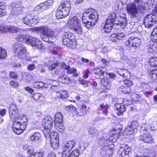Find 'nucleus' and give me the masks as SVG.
I'll return each mask as SVG.
<instances>
[{"label":"nucleus","mask_w":157,"mask_h":157,"mask_svg":"<svg viewBox=\"0 0 157 157\" xmlns=\"http://www.w3.org/2000/svg\"><path fill=\"white\" fill-rule=\"evenodd\" d=\"M71 0H62L56 11L55 15L58 19L66 17L70 12L71 8Z\"/></svg>","instance_id":"nucleus-1"},{"label":"nucleus","mask_w":157,"mask_h":157,"mask_svg":"<svg viewBox=\"0 0 157 157\" xmlns=\"http://www.w3.org/2000/svg\"><path fill=\"white\" fill-rule=\"evenodd\" d=\"M125 17L120 15L117 18V21L116 23H110L109 21L106 20L104 26V28L106 29H112L113 27L114 29H119L120 28L123 29L127 24V19Z\"/></svg>","instance_id":"nucleus-2"},{"label":"nucleus","mask_w":157,"mask_h":157,"mask_svg":"<svg viewBox=\"0 0 157 157\" xmlns=\"http://www.w3.org/2000/svg\"><path fill=\"white\" fill-rule=\"evenodd\" d=\"M19 40L29 44L32 46H34L39 49H43L41 42L35 37H33L28 35H20L18 37Z\"/></svg>","instance_id":"nucleus-3"},{"label":"nucleus","mask_w":157,"mask_h":157,"mask_svg":"<svg viewBox=\"0 0 157 157\" xmlns=\"http://www.w3.org/2000/svg\"><path fill=\"white\" fill-rule=\"evenodd\" d=\"M19 121L14 122L12 128L13 131L17 134L21 133L25 129L27 124V120L25 117L23 118L19 117Z\"/></svg>","instance_id":"nucleus-4"},{"label":"nucleus","mask_w":157,"mask_h":157,"mask_svg":"<svg viewBox=\"0 0 157 157\" xmlns=\"http://www.w3.org/2000/svg\"><path fill=\"white\" fill-rule=\"evenodd\" d=\"M22 19V21L29 26H33L38 23L40 18L35 11L31 12Z\"/></svg>","instance_id":"nucleus-5"},{"label":"nucleus","mask_w":157,"mask_h":157,"mask_svg":"<svg viewBox=\"0 0 157 157\" xmlns=\"http://www.w3.org/2000/svg\"><path fill=\"white\" fill-rule=\"evenodd\" d=\"M63 35L62 41L64 45L73 48L75 47L77 43L73 34L66 32L63 33Z\"/></svg>","instance_id":"nucleus-6"},{"label":"nucleus","mask_w":157,"mask_h":157,"mask_svg":"<svg viewBox=\"0 0 157 157\" xmlns=\"http://www.w3.org/2000/svg\"><path fill=\"white\" fill-rule=\"evenodd\" d=\"M11 14L13 16H17L22 13L24 11V7L21 2L12 3L10 6Z\"/></svg>","instance_id":"nucleus-7"},{"label":"nucleus","mask_w":157,"mask_h":157,"mask_svg":"<svg viewBox=\"0 0 157 157\" xmlns=\"http://www.w3.org/2000/svg\"><path fill=\"white\" fill-rule=\"evenodd\" d=\"M67 24L69 28L71 29H81L82 28L80 19L75 16L69 19Z\"/></svg>","instance_id":"nucleus-8"},{"label":"nucleus","mask_w":157,"mask_h":157,"mask_svg":"<svg viewBox=\"0 0 157 157\" xmlns=\"http://www.w3.org/2000/svg\"><path fill=\"white\" fill-rule=\"evenodd\" d=\"M99 15L97 11L92 8H90L86 9L83 13L82 17H87L94 23L98 22Z\"/></svg>","instance_id":"nucleus-9"},{"label":"nucleus","mask_w":157,"mask_h":157,"mask_svg":"<svg viewBox=\"0 0 157 157\" xmlns=\"http://www.w3.org/2000/svg\"><path fill=\"white\" fill-rule=\"evenodd\" d=\"M53 122V118L49 116H47L43 119L42 124L44 127L43 132L44 136H47L48 133L50 132Z\"/></svg>","instance_id":"nucleus-10"},{"label":"nucleus","mask_w":157,"mask_h":157,"mask_svg":"<svg viewBox=\"0 0 157 157\" xmlns=\"http://www.w3.org/2000/svg\"><path fill=\"white\" fill-rule=\"evenodd\" d=\"M157 21L156 16L152 13L147 15L144 19V24L147 28H150L152 25V23Z\"/></svg>","instance_id":"nucleus-11"},{"label":"nucleus","mask_w":157,"mask_h":157,"mask_svg":"<svg viewBox=\"0 0 157 157\" xmlns=\"http://www.w3.org/2000/svg\"><path fill=\"white\" fill-rule=\"evenodd\" d=\"M42 34L41 35V37L42 40L46 42H48L45 37L50 36H56L58 35L60 33L57 30H43Z\"/></svg>","instance_id":"nucleus-12"},{"label":"nucleus","mask_w":157,"mask_h":157,"mask_svg":"<svg viewBox=\"0 0 157 157\" xmlns=\"http://www.w3.org/2000/svg\"><path fill=\"white\" fill-rule=\"evenodd\" d=\"M128 12L133 17H136L139 16L137 6L135 2H132L128 4L126 7Z\"/></svg>","instance_id":"nucleus-13"},{"label":"nucleus","mask_w":157,"mask_h":157,"mask_svg":"<svg viewBox=\"0 0 157 157\" xmlns=\"http://www.w3.org/2000/svg\"><path fill=\"white\" fill-rule=\"evenodd\" d=\"M13 49L15 56L20 57L26 52V49L24 46L21 44H15L13 45Z\"/></svg>","instance_id":"nucleus-14"},{"label":"nucleus","mask_w":157,"mask_h":157,"mask_svg":"<svg viewBox=\"0 0 157 157\" xmlns=\"http://www.w3.org/2000/svg\"><path fill=\"white\" fill-rule=\"evenodd\" d=\"M17 112L16 105L14 104H11L9 109V116L11 120H13L17 117Z\"/></svg>","instance_id":"nucleus-15"},{"label":"nucleus","mask_w":157,"mask_h":157,"mask_svg":"<svg viewBox=\"0 0 157 157\" xmlns=\"http://www.w3.org/2000/svg\"><path fill=\"white\" fill-rule=\"evenodd\" d=\"M128 105V104H122L115 103L114 104L115 109L118 111L117 115L119 116L122 115L123 112L125 111V105Z\"/></svg>","instance_id":"nucleus-16"},{"label":"nucleus","mask_w":157,"mask_h":157,"mask_svg":"<svg viewBox=\"0 0 157 157\" xmlns=\"http://www.w3.org/2000/svg\"><path fill=\"white\" fill-rule=\"evenodd\" d=\"M140 139L146 143L151 144L154 141L152 136L150 134H145L140 136Z\"/></svg>","instance_id":"nucleus-17"},{"label":"nucleus","mask_w":157,"mask_h":157,"mask_svg":"<svg viewBox=\"0 0 157 157\" xmlns=\"http://www.w3.org/2000/svg\"><path fill=\"white\" fill-rule=\"evenodd\" d=\"M141 39L137 37L134 38L132 37L130 39H129L127 42L131 46L134 47H138L140 46L141 42Z\"/></svg>","instance_id":"nucleus-18"},{"label":"nucleus","mask_w":157,"mask_h":157,"mask_svg":"<svg viewBox=\"0 0 157 157\" xmlns=\"http://www.w3.org/2000/svg\"><path fill=\"white\" fill-rule=\"evenodd\" d=\"M117 73L121 76L124 77V78H127L129 77H130L129 72L125 69H121L118 68L117 70Z\"/></svg>","instance_id":"nucleus-19"},{"label":"nucleus","mask_w":157,"mask_h":157,"mask_svg":"<svg viewBox=\"0 0 157 157\" xmlns=\"http://www.w3.org/2000/svg\"><path fill=\"white\" fill-rule=\"evenodd\" d=\"M82 23L85 24V26L87 29H89L93 26L96 23H94L92 21L90 22L87 21L86 18L84 17H82Z\"/></svg>","instance_id":"nucleus-20"},{"label":"nucleus","mask_w":157,"mask_h":157,"mask_svg":"<svg viewBox=\"0 0 157 157\" xmlns=\"http://www.w3.org/2000/svg\"><path fill=\"white\" fill-rule=\"evenodd\" d=\"M120 151H121L120 154L121 156L122 157H124L125 156L128 155L129 153L131 152V148L128 146L126 145L125 146L124 149L122 150L121 149Z\"/></svg>","instance_id":"nucleus-21"},{"label":"nucleus","mask_w":157,"mask_h":157,"mask_svg":"<svg viewBox=\"0 0 157 157\" xmlns=\"http://www.w3.org/2000/svg\"><path fill=\"white\" fill-rule=\"evenodd\" d=\"M56 96L63 99L66 98L68 96L67 92L65 90H62L56 92Z\"/></svg>","instance_id":"nucleus-22"},{"label":"nucleus","mask_w":157,"mask_h":157,"mask_svg":"<svg viewBox=\"0 0 157 157\" xmlns=\"http://www.w3.org/2000/svg\"><path fill=\"white\" fill-rule=\"evenodd\" d=\"M138 125V124L137 121H134L132 122L131 124L128 125L127 128V129L125 130V132L128 131V134L129 132H131L132 130L133 129H135L136 127Z\"/></svg>","instance_id":"nucleus-23"},{"label":"nucleus","mask_w":157,"mask_h":157,"mask_svg":"<svg viewBox=\"0 0 157 157\" xmlns=\"http://www.w3.org/2000/svg\"><path fill=\"white\" fill-rule=\"evenodd\" d=\"M58 65L56 64V62L53 63L52 65L50 66L49 67V70L51 71V72L53 74H58L59 72V71L57 68L58 67Z\"/></svg>","instance_id":"nucleus-24"},{"label":"nucleus","mask_w":157,"mask_h":157,"mask_svg":"<svg viewBox=\"0 0 157 157\" xmlns=\"http://www.w3.org/2000/svg\"><path fill=\"white\" fill-rule=\"evenodd\" d=\"M45 136L47 137H49L50 138L51 140H59V136L57 132H52L49 134V133H48L47 135Z\"/></svg>","instance_id":"nucleus-25"},{"label":"nucleus","mask_w":157,"mask_h":157,"mask_svg":"<svg viewBox=\"0 0 157 157\" xmlns=\"http://www.w3.org/2000/svg\"><path fill=\"white\" fill-rule=\"evenodd\" d=\"M149 76L151 80L157 82V70H151L149 71Z\"/></svg>","instance_id":"nucleus-26"},{"label":"nucleus","mask_w":157,"mask_h":157,"mask_svg":"<svg viewBox=\"0 0 157 157\" xmlns=\"http://www.w3.org/2000/svg\"><path fill=\"white\" fill-rule=\"evenodd\" d=\"M119 89L121 91L125 94H129L132 91L131 87L124 85L120 86Z\"/></svg>","instance_id":"nucleus-27"},{"label":"nucleus","mask_w":157,"mask_h":157,"mask_svg":"<svg viewBox=\"0 0 157 157\" xmlns=\"http://www.w3.org/2000/svg\"><path fill=\"white\" fill-rule=\"evenodd\" d=\"M41 137V135L38 132H35L30 137V139L32 141L37 142Z\"/></svg>","instance_id":"nucleus-28"},{"label":"nucleus","mask_w":157,"mask_h":157,"mask_svg":"<svg viewBox=\"0 0 157 157\" xmlns=\"http://www.w3.org/2000/svg\"><path fill=\"white\" fill-rule=\"evenodd\" d=\"M7 12L2 1H0V17H2L7 15Z\"/></svg>","instance_id":"nucleus-29"},{"label":"nucleus","mask_w":157,"mask_h":157,"mask_svg":"<svg viewBox=\"0 0 157 157\" xmlns=\"http://www.w3.org/2000/svg\"><path fill=\"white\" fill-rule=\"evenodd\" d=\"M104 67H100L96 68L93 69V71L95 74L99 75H103L105 71L103 70Z\"/></svg>","instance_id":"nucleus-30"},{"label":"nucleus","mask_w":157,"mask_h":157,"mask_svg":"<svg viewBox=\"0 0 157 157\" xmlns=\"http://www.w3.org/2000/svg\"><path fill=\"white\" fill-rule=\"evenodd\" d=\"M149 63L150 66L157 68V57H151L149 59Z\"/></svg>","instance_id":"nucleus-31"},{"label":"nucleus","mask_w":157,"mask_h":157,"mask_svg":"<svg viewBox=\"0 0 157 157\" xmlns=\"http://www.w3.org/2000/svg\"><path fill=\"white\" fill-rule=\"evenodd\" d=\"M117 18L116 14L115 13H111L109 15L108 18L106 20L109 21L110 23H113L115 21Z\"/></svg>","instance_id":"nucleus-32"},{"label":"nucleus","mask_w":157,"mask_h":157,"mask_svg":"<svg viewBox=\"0 0 157 157\" xmlns=\"http://www.w3.org/2000/svg\"><path fill=\"white\" fill-rule=\"evenodd\" d=\"M72 149L66 144H64L62 148L63 155L65 154L66 155L67 154H68Z\"/></svg>","instance_id":"nucleus-33"},{"label":"nucleus","mask_w":157,"mask_h":157,"mask_svg":"<svg viewBox=\"0 0 157 157\" xmlns=\"http://www.w3.org/2000/svg\"><path fill=\"white\" fill-rule=\"evenodd\" d=\"M89 134L91 137H97L98 134V132L96 129L91 128L89 130Z\"/></svg>","instance_id":"nucleus-34"},{"label":"nucleus","mask_w":157,"mask_h":157,"mask_svg":"<svg viewBox=\"0 0 157 157\" xmlns=\"http://www.w3.org/2000/svg\"><path fill=\"white\" fill-rule=\"evenodd\" d=\"M104 149L105 150L106 157H109L111 156L113 153V149L108 146H105Z\"/></svg>","instance_id":"nucleus-35"},{"label":"nucleus","mask_w":157,"mask_h":157,"mask_svg":"<svg viewBox=\"0 0 157 157\" xmlns=\"http://www.w3.org/2000/svg\"><path fill=\"white\" fill-rule=\"evenodd\" d=\"M50 26L43 25L39 26L36 28H33L31 29H50V28L53 26L52 25H55L54 24H52L51 25L49 24Z\"/></svg>","instance_id":"nucleus-36"},{"label":"nucleus","mask_w":157,"mask_h":157,"mask_svg":"<svg viewBox=\"0 0 157 157\" xmlns=\"http://www.w3.org/2000/svg\"><path fill=\"white\" fill-rule=\"evenodd\" d=\"M7 55L6 50L2 47H0V59L6 58Z\"/></svg>","instance_id":"nucleus-37"},{"label":"nucleus","mask_w":157,"mask_h":157,"mask_svg":"<svg viewBox=\"0 0 157 157\" xmlns=\"http://www.w3.org/2000/svg\"><path fill=\"white\" fill-rule=\"evenodd\" d=\"M55 121H59L60 122H63V116L62 114L60 112L57 113L55 115Z\"/></svg>","instance_id":"nucleus-38"},{"label":"nucleus","mask_w":157,"mask_h":157,"mask_svg":"<svg viewBox=\"0 0 157 157\" xmlns=\"http://www.w3.org/2000/svg\"><path fill=\"white\" fill-rule=\"evenodd\" d=\"M56 64L58 65V67H60L61 68H63L66 70L70 69V67L69 66L66 65L64 63H59L58 61L56 62Z\"/></svg>","instance_id":"nucleus-39"},{"label":"nucleus","mask_w":157,"mask_h":157,"mask_svg":"<svg viewBox=\"0 0 157 157\" xmlns=\"http://www.w3.org/2000/svg\"><path fill=\"white\" fill-rule=\"evenodd\" d=\"M79 152L78 149L73 150L68 156V157H78Z\"/></svg>","instance_id":"nucleus-40"},{"label":"nucleus","mask_w":157,"mask_h":157,"mask_svg":"<svg viewBox=\"0 0 157 157\" xmlns=\"http://www.w3.org/2000/svg\"><path fill=\"white\" fill-rule=\"evenodd\" d=\"M138 13H143L145 10L146 7L144 5L139 4L137 6Z\"/></svg>","instance_id":"nucleus-41"},{"label":"nucleus","mask_w":157,"mask_h":157,"mask_svg":"<svg viewBox=\"0 0 157 157\" xmlns=\"http://www.w3.org/2000/svg\"><path fill=\"white\" fill-rule=\"evenodd\" d=\"M59 140L50 141L51 146L53 149H56L58 148L59 145Z\"/></svg>","instance_id":"nucleus-42"},{"label":"nucleus","mask_w":157,"mask_h":157,"mask_svg":"<svg viewBox=\"0 0 157 157\" xmlns=\"http://www.w3.org/2000/svg\"><path fill=\"white\" fill-rule=\"evenodd\" d=\"M44 86V83L41 82H35L33 84L34 87L37 89L42 88Z\"/></svg>","instance_id":"nucleus-43"},{"label":"nucleus","mask_w":157,"mask_h":157,"mask_svg":"<svg viewBox=\"0 0 157 157\" xmlns=\"http://www.w3.org/2000/svg\"><path fill=\"white\" fill-rule=\"evenodd\" d=\"M126 79L124 80L123 82L124 84L130 87L133 85V82L131 80H129L127 78Z\"/></svg>","instance_id":"nucleus-44"},{"label":"nucleus","mask_w":157,"mask_h":157,"mask_svg":"<svg viewBox=\"0 0 157 157\" xmlns=\"http://www.w3.org/2000/svg\"><path fill=\"white\" fill-rule=\"evenodd\" d=\"M44 153L41 152L34 153L29 157H43Z\"/></svg>","instance_id":"nucleus-45"},{"label":"nucleus","mask_w":157,"mask_h":157,"mask_svg":"<svg viewBox=\"0 0 157 157\" xmlns=\"http://www.w3.org/2000/svg\"><path fill=\"white\" fill-rule=\"evenodd\" d=\"M44 2L48 9L52 7L53 4V2L52 0H47Z\"/></svg>","instance_id":"nucleus-46"},{"label":"nucleus","mask_w":157,"mask_h":157,"mask_svg":"<svg viewBox=\"0 0 157 157\" xmlns=\"http://www.w3.org/2000/svg\"><path fill=\"white\" fill-rule=\"evenodd\" d=\"M65 144L72 148L74 147L75 144V143L74 140L68 141Z\"/></svg>","instance_id":"nucleus-47"},{"label":"nucleus","mask_w":157,"mask_h":157,"mask_svg":"<svg viewBox=\"0 0 157 157\" xmlns=\"http://www.w3.org/2000/svg\"><path fill=\"white\" fill-rule=\"evenodd\" d=\"M62 82L67 84L70 82V79L68 77L63 76L61 78Z\"/></svg>","instance_id":"nucleus-48"},{"label":"nucleus","mask_w":157,"mask_h":157,"mask_svg":"<svg viewBox=\"0 0 157 157\" xmlns=\"http://www.w3.org/2000/svg\"><path fill=\"white\" fill-rule=\"evenodd\" d=\"M45 4L44 2L41 3L39 4V6L41 10H44L48 9Z\"/></svg>","instance_id":"nucleus-49"},{"label":"nucleus","mask_w":157,"mask_h":157,"mask_svg":"<svg viewBox=\"0 0 157 157\" xmlns=\"http://www.w3.org/2000/svg\"><path fill=\"white\" fill-rule=\"evenodd\" d=\"M125 34L123 33L120 32L116 34V37L119 40L122 39V37H124Z\"/></svg>","instance_id":"nucleus-50"},{"label":"nucleus","mask_w":157,"mask_h":157,"mask_svg":"<svg viewBox=\"0 0 157 157\" xmlns=\"http://www.w3.org/2000/svg\"><path fill=\"white\" fill-rule=\"evenodd\" d=\"M101 154L103 157H106L107 156L106 150L104 149V146L101 149Z\"/></svg>","instance_id":"nucleus-51"},{"label":"nucleus","mask_w":157,"mask_h":157,"mask_svg":"<svg viewBox=\"0 0 157 157\" xmlns=\"http://www.w3.org/2000/svg\"><path fill=\"white\" fill-rule=\"evenodd\" d=\"M41 94L39 93H35L33 94V98L36 100H38L41 97Z\"/></svg>","instance_id":"nucleus-52"},{"label":"nucleus","mask_w":157,"mask_h":157,"mask_svg":"<svg viewBox=\"0 0 157 157\" xmlns=\"http://www.w3.org/2000/svg\"><path fill=\"white\" fill-rule=\"evenodd\" d=\"M56 129L59 132H62L64 131V127L63 124H60L59 127L56 128Z\"/></svg>","instance_id":"nucleus-53"},{"label":"nucleus","mask_w":157,"mask_h":157,"mask_svg":"<svg viewBox=\"0 0 157 157\" xmlns=\"http://www.w3.org/2000/svg\"><path fill=\"white\" fill-rule=\"evenodd\" d=\"M10 77L12 78L16 79L17 78V73L13 72H11L10 74Z\"/></svg>","instance_id":"nucleus-54"},{"label":"nucleus","mask_w":157,"mask_h":157,"mask_svg":"<svg viewBox=\"0 0 157 157\" xmlns=\"http://www.w3.org/2000/svg\"><path fill=\"white\" fill-rule=\"evenodd\" d=\"M10 84L13 87L17 88L18 86V84L14 81H12L10 82Z\"/></svg>","instance_id":"nucleus-55"},{"label":"nucleus","mask_w":157,"mask_h":157,"mask_svg":"<svg viewBox=\"0 0 157 157\" xmlns=\"http://www.w3.org/2000/svg\"><path fill=\"white\" fill-rule=\"evenodd\" d=\"M79 82L81 84L85 85L84 87H86L88 85L87 81L85 80L81 79Z\"/></svg>","instance_id":"nucleus-56"},{"label":"nucleus","mask_w":157,"mask_h":157,"mask_svg":"<svg viewBox=\"0 0 157 157\" xmlns=\"http://www.w3.org/2000/svg\"><path fill=\"white\" fill-rule=\"evenodd\" d=\"M36 68L35 65L33 64H30L29 65L28 69L29 71H32Z\"/></svg>","instance_id":"nucleus-57"},{"label":"nucleus","mask_w":157,"mask_h":157,"mask_svg":"<svg viewBox=\"0 0 157 157\" xmlns=\"http://www.w3.org/2000/svg\"><path fill=\"white\" fill-rule=\"evenodd\" d=\"M25 90L30 94H32L34 91L33 90L29 87H25Z\"/></svg>","instance_id":"nucleus-58"},{"label":"nucleus","mask_w":157,"mask_h":157,"mask_svg":"<svg viewBox=\"0 0 157 157\" xmlns=\"http://www.w3.org/2000/svg\"><path fill=\"white\" fill-rule=\"evenodd\" d=\"M66 107L67 109L68 108L71 111H74L76 110V107L72 105H70Z\"/></svg>","instance_id":"nucleus-59"},{"label":"nucleus","mask_w":157,"mask_h":157,"mask_svg":"<svg viewBox=\"0 0 157 157\" xmlns=\"http://www.w3.org/2000/svg\"><path fill=\"white\" fill-rule=\"evenodd\" d=\"M90 73V71L87 70H86L84 71V74L83 75V77L84 78H86L88 77V75Z\"/></svg>","instance_id":"nucleus-60"},{"label":"nucleus","mask_w":157,"mask_h":157,"mask_svg":"<svg viewBox=\"0 0 157 157\" xmlns=\"http://www.w3.org/2000/svg\"><path fill=\"white\" fill-rule=\"evenodd\" d=\"M54 122L55 127L56 128L59 127L60 126V124H63L62 122H60L59 121H54Z\"/></svg>","instance_id":"nucleus-61"},{"label":"nucleus","mask_w":157,"mask_h":157,"mask_svg":"<svg viewBox=\"0 0 157 157\" xmlns=\"http://www.w3.org/2000/svg\"><path fill=\"white\" fill-rule=\"evenodd\" d=\"M31 147L32 146L30 145H29L25 144L23 146V148L24 150L26 151H27L29 148H31Z\"/></svg>","instance_id":"nucleus-62"},{"label":"nucleus","mask_w":157,"mask_h":157,"mask_svg":"<svg viewBox=\"0 0 157 157\" xmlns=\"http://www.w3.org/2000/svg\"><path fill=\"white\" fill-rule=\"evenodd\" d=\"M101 61L102 63L104 65H107L109 64V61L105 60L104 59H101Z\"/></svg>","instance_id":"nucleus-63"},{"label":"nucleus","mask_w":157,"mask_h":157,"mask_svg":"<svg viewBox=\"0 0 157 157\" xmlns=\"http://www.w3.org/2000/svg\"><path fill=\"white\" fill-rule=\"evenodd\" d=\"M47 157H56V156L54 153L51 152L48 154Z\"/></svg>","instance_id":"nucleus-64"}]
</instances>
